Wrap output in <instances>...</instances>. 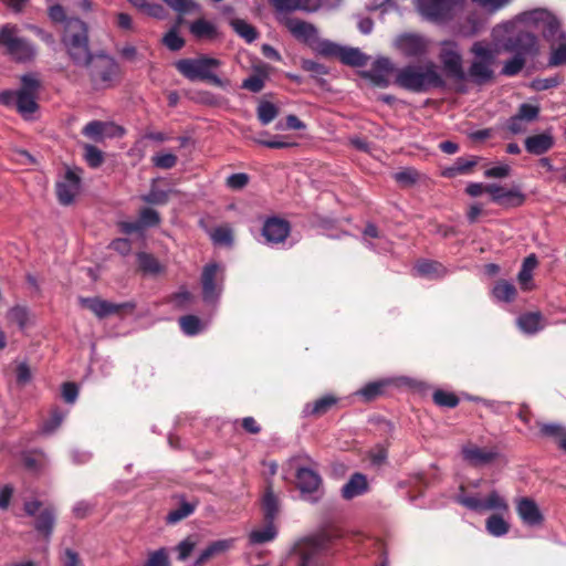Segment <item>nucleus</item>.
<instances>
[{
  "instance_id": "35",
  "label": "nucleus",
  "mask_w": 566,
  "mask_h": 566,
  "mask_svg": "<svg viewBox=\"0 0 566 566\" xmlns=\"http://www.w3.org/2000/svg\"><path fill=\"white\" fill-rule=\"evenodd\" d=\"M262 507L266 521H271L279 512V500L274 494L271 485L268 486L265 494L262 500Z\"/></svg>"
},
{
  "instance_id": "63",
  "label": "nucleus",
  "mask_w": 566,
  "mask_h": 566,
  "mask_svg": "<svg viewBox=\"0 0 566 566\" xmlns=\"http://www.w3.org/2000/svg\"><path fill=\"white\" fill-rule=\"evenodd\" d=\"M418 177V172L413 169H405L397 174H395L396 181L403 184V185H411L416 182Z\"/></svg>"
},
{
  "instance_id": "27",
  "label": "nucleus",
  "mask_w": 566,
  "mask_h": 566,
  "mask_svg": "<svg viewBox=\"0 0 566 566\" xmlns=\"http://www.w3.org/2000/svg\"><path fill=\"white\" fill-rule=\"evenodd\" d=\"M113 130H118L122 134V129L119 127L93 120L83 128V134L94 140H102L105 135H113Z\"/></svg>"
},
{
  "instance_id": "58",
  "label": "nucleus",
  "mask_w": 566,
  "mask_h": 566,
  "mask_svg": "<svg viewBox=\"0 0 566 566\" xmlns=\"http://www.w3.org/2000/svg\"><path fill=\"white\" fill-rule=\"evenodd\" d=\"M458 502L470 510L483 511L484 501L478 496L459 495Z\"/></svg>"
},
{
  "instance_id": "31",
  "label": "nucleus",
  "mask_w": 566,
  "mask_h": 566,
  "mask_svg": "<svg viewBox=\"0 0 566 566\" xmlns=\"http://www.w3.org/2000/svg\"><path fill=\"white\" fill-rule=\"evenodd\" d=\"M276 536V528L271 521L260 528L250 532L249 541L251 544H264L272 541Z\"/></svg>"
},
{
  "instance_id": "10",
  "label": "nucleus",
  "mask_w": 566,
  "mask_h": 566,
  "mask_svg": "<svg viewBox=\"0 0 566 566\" xmlns=\"http://www.w3.org/2000/svg\"><path fill=\"white\" fill-rule=\"evenodd\" d=\"M90 76L95 86H108L117 76L118 69L115 61L107 55H95L87 65Z\"/></svg>"
},
{
  "instance_id": "30",
  "label": "nucleus",
  "mask_w": 566,
  "mask_h": 566,
  "mask_svg": "<svg viewBox=\"0 0 566 566\" xmlns=\"http://www.w3.org/2000/svg\"><path fill=\"white\" fill-rule=\"evenodd\" d=\"M416 272L424 277L438 279L446 274V269L442 264L436 261L421 260L415 265Z\"/></svg>"
},
{
  "instance_id": "18",
  "label": "nucleus",
  "mask_w": 566,
  "mask_h": 566,
  "mask_svg": "<svg viewBox=\"0 0 566 566\" xmlns=\"http://www.w3.org/2000/svg\"><path fill=\"white\" fill-rule=\"evenodd\" d=\"M322 483L319 474L313 469L298 468L296 471V486L303 494L315 493Z\"/></svg>"
},
{
  "instance_id": "22",
  "label": "nucleus",
  "mask_w": 566,
  "mask_h": 566,
  "mask_svg": "<svg viewBox=\"0 0 566 566\" xmlns=\"http://www.w3.org/2000/svg\"><path fill=\"white\" fill-rule=\"evenodd\" d=\"M554 145V138L549 132L530 136L525 139V148L533 155H542Z\"/></svg>"
},
{
  "instance_id": "3",
  "label": "nucleus",
  "mask_w": 566,
  "mask_h": 566,
  "mask_svg": "<svg viewBox=\"0 0 566 566\" xmlns=\"http://www.w3.org/2000/svg\"><path fill=\"white\" fill-rule=\"evenodd\" d=\"M396 83L407 90L421 92L442 84L437 66L431 63L409 65L397 72Z\"/></svg>"
},
{
  "instance_id": "61",
  "label": "nucleus",
  "mask_w": 566,
  "mask_h": 566,
  "mask_svg": "<svg viewBox=\"0 0 566 566\" xmlns=\"http://www.w3.org/2000/svg\"><path fill=\"white\" fill-rule=\"evenodd\" d=\"M249 177L245 174H233L227 178V186L231 189H242L248 185Z\"/></svg>"
},
{
  "instance_id": "1",
  "label": "nucleus",
  "mask_w": 566,
  "mask_h": 566,
  "mask_svg": "<svg viewBox=\"0 0 566 566\" xmlns=\"http://www.w3.org/2000/svg\"><path fill=\"white\" fill-rule=\"evenodd\" d=\"M493 38L505 51L533 57L539 53L538 38L526 27L516 23V17L493 29Z\"/></svg>"
},
{
  "instance_id": "25",
  "label": "nucleus",
  "mask_w": 566,
  "mask_h": 566,
  "mask_svg": "<svg viewBox=\"0 0 566 566\" xmlns=\"http://www.w3.org/2000/svg\"><path fill=\"white\" fill-rule=\"evenodd\" d=\"M285 25L287 30L300 40L310 41L315 36V28L300 19H287Z\"/></svg>"
},
{
  "instance_id": "13",
  "label": "nucleus",
  "mask_w": 566,
  "mask_h": 566,
  "mask_svg": "<svg viewBox=\"0 0 566 566\" xmlns=\"http://www.w3.org/2000/svg\"><path fill=\"white\" fill-rule=\"evenodd\" d=\"M486 193L491 196L492 201L504 207H518L524 202V195L518 190L495 184L488 185Z\"/></svg>"
},
{
  "instance_id": "39",
  "label": "nucleus",
  "mask_w": 566,
  "mask_h": 566,
  "mask_svg": "<svg viewBox=\"0 0 566 566\" xmlns=\"http://www.w3.org/2000/svg\"><path fill=\"white\" fill-rule=\"evenodd\" d=\"M233 30L248 42H253L256 39V30L242 19H232L230 21Z\"/></svg>"
},
{
  "instance_id": "36",
  "label": "nucleus",
  "mask_w": 566,
  "mask_h": 566,
  "mask_svg": "<svg viewBox=\"0 0 566 566\" xmlns=\"http://www.w3.org/2000/svg\"><path fill=\"white\" fill-rule=\"evenodd\" d=\"M137 259L139 269L147 274L156 275L164 271V266L151 254L138 253Z\"/></svg>"
},
{
  "instance_id": "57",
  "label": "nucleus",
  "mask_w": 566,
  "mask_h": 566,
  "mask_svg": "<svg viewBox=\"0 0 566 566\" xmlns=\"http://www.w3.org/2000/svg\"><path fill=\"white\" fill-rule=\"evenodd\" d=\"M15 373H17V382L20 386H25L32 379V373L27 363L18 364Z\"/></svg>"
},
{
  "instance_id": "19",
  "label": "nucleus",
  "mask_w": 566,
  "mask_h": 566,
  "mask_svg": "<svg viewBox=\"0 0 566 566\" xmlns=\"http://www.w3.org/2000/svg\"><path fill=\"white\" fill-rule=\"evenodd\" d=\"M262 233L268 242H283L290 233V224L282 219L272 218L264 223Z\"/></svg>"
},
{
  "instance_id": "14",
  "label": "nucleus",
  "mask_w": 566,
  "mask_h": 566,
  "mask_svg": "<svg viewBox=\"0 0 566 566\" xmlns=\"http://www.w3.org/2000/svg\"><path fill=\"white\" fill-rule=\"evenodd\" d=\"M80 193V177L73 170H67L62 181L56 185V195L62 205H70Z\"/></svg>"
},
{
  "instance_id": "41",
  "label": "nucleus",
  "mask_w": 566,
  "mask_h": 566,
  "mask_svg": "<svg viewBox=\"0 0 566 566\" xmlns=\"http://www.w3.org/2000/svg\"><path fill=\"white\" fill-rule=\"evenodd\" d=\"M476 164L475 159L458 158L457 161L443 171L446 177H454L469 172Z\"/></svg>"
},
{
  "instance_id": "55",
  "label": "nucleus",
  "mask_w": 566,
  "mask_h": 566,
  "mask_svg": "<svg viewBox=\"0 0 566 566\" xmlns=\"http://www.w3.org/2000/svg\"><path fill=\"white\" fill-rule=\"evenodd\" d=\"M211 238L216 243L230 244L232 242V231L228 227H220L213 230Z\"/></svg>"
},
{
  "instance_id": "48",
  "label": "nucleus",
  "mask_w": 566,
  "mask_h": 566,
  "mask_svg": "<svg viewBox=\"0 0 566 566\" xmlns=\"http://www.w3.org/2000/svg\"><path fill=\"white\" fill-rule=\"evenodd\" d=\"M153 164L161 169H170L177 164V156L171 153H160L151 158Z\"/></svg>"
},
{
  "instance_id": "8",
  "label": "nucleus",
  "mask_w": 566,
  "mask_h": 566,
  "mask_svg": "<svg viewBox=\"0 0 566 566\" xmlns=\"http://www.w3.org/2000/svg\"><path fill=\"white\" fill-rule=\"evenodd\" d=\"M0 46L18 62L29 61L35 54L34 48L19 35L18 27L12 24H6L0 29Z\"/></svg>"
},
{
  "instance_id": "33",
  "label": "nucleus",
  "mask_w": 566,
  "mask_h": 566,
  "mask_svg": "<svg viewBox=\"0 0 566 566\" xmlns=\"http://www.w3.org/2000/svg\"><path fill=\"white\" fill-rule=\"evenodd\" d=\"M517 324L523 332L534 334L543 328V317L538 312L526 313L518 317Z\"/></svg>"
},
{
  "instance_id": "11",
  "label": "nucleus",
  "mask_w": 566,
  "mask_h": 566,
  "mask_svg": "<svg viewBox=\"0 0 566 566\" xmlns=\"http://www.w3.org/2000/svg\"><path fill=\"white\" fill-rule=\"evenodd\" d=\"M440 60L449 76L460 81L465 78L462 55L455 42L444 41L441 43Z\"/></svg>"
},
{
  "instance_id": "2",
  "label": "nucleus",
  "mask_w": 566,
  "mask_h": 566,
  "mask_svg": "<svg viewBox=\"0 0 566 566\" xmlns=\"http://www.w3.org/2000/svg\"><path fill=\"white\" fill-rule=\"evenodd\" d=\"M40 86V81L35 75H23L21 87L17 92L3 91L0 93V104L14 106L21 115L29 116L38 108L36 98Z\"/></svg>"
},
{
  "instance_id": "56",
  "label": "nucleus",
  "mask_w": 566,
  "mask_h": 566,
  "mask_svg": "<svg viewBox=\"0 0 566 566\" xmlns=\"http://www.w3.org/2000/svg\"><path fill=\"white\" fill-rule=\"evenodd\" d=\"M192 511H193V506L191 504L184 503L179 509L171 511L168 514L167 520L170 523H176V522L187 517L188 515H190L192 513Z\"/></svg>"
},
{
  "instance_id": "23",
  "label": "nucleus",
  "mask_w": 566,
  "mask_h": 566,
  "mask_svg": "<svg viewBox=\"0 0 566 566\" xmlns=\"http://www.w3.org/2000/svg\"><path fill=\"white\" fill-rule=\"evenodd\" d=\"M537 266V259L534 254L528 255L522 264L518 272L517 280L523 291H531L534 289L533 271Z\"/></svg>"
},
{
  "instance_id": "21",
  "label": "nucleus",
  "mask_w": 566,
  "mask_h": 566,
  "mask_svg": "<svg viewBox=\"0 0 566 566\" xmlns=\"http://www.w3.org/2000/svg\"><path fill=\"white\" fill-rule=\"evenodd\" d=\"M338 402V398L334 395L323 396L312 402L305 405L303 412L307 417L319 418L333 409Z\"/></svg>"
},
{
  "instance_id": "38",
  "label": "nucleus",
  "mask_w": 566,
  "mask_h": 566,
  "mask_svg": "<svg viewBox=\"0 0 566 566\" xmlns=\"http://www.w3.org/2000/svg\"><path fill=\"white\" fill-rule=\"evenodd\" d=\"M486 530L493 536H503L509 532L507 522L500 515L493 514L486 520Z\"/></svg>"
},
{
  "instance_id": "46",
  "label": "nucleus",
  "mask_w": 566,
  "mask_h": 566,
  "mask_svg": "<svg viewBox=\"0 0 566 566\" xmlns=\"http://www.w3.org/2000/svg\"><path fill=\"white\" fill-rule=\"evenodd\" d=\"M485 510L507 512L509 505L497 492L493 491L488 495V497L483 502V511Z\"/></svg>"
},
{
  "instance_id": "26",
  "label": "nucleus",
  "mask_w": 566,
  "mask_h": 566,
  "mask_svg": "<svg viewBox=\"0 0 566 566\" xmlns=\"http://www.w3.org/2000/svg\"><path fill=\"white\" fill-rule=\"evenodd\" d=\"M368 489L366 476L356 473L350 480L343 486L342 494L345 499L349 500L365 493Z\"/></svg>"
},
{
  "instance_id": "43",
  "label": "nucleus",
  "mask_w": 566,
  "mask_h": 566,
  "mask_svg": "<svg viewBox=\"0 0 566 566\" xmlns=\"http://www.w3.org/2000/svg\"><path fill=\"white\" fill-rule=\"evenodd\" d=\"M54 524V514L50 509L43 510L36 518L35 528L43 533L45 536H49L52 533Z\"/></svg>"
},
{
  "instance_id": "64",
  "label": "nucleus",
  "mask_w": 566,
  "mask_h": 566,
  "mask_svg": "<svg viewBox=\"0 0 566 566\" xmlns=\"http://www.w3.org/2000/svg\"><path fill=\"white\" fill-rule=\"evenodd\" d=\"M566 63V42L554 49L549 59L551 65H559Z\"/></svg>"
},
{
  "instance_id": "37",
  "label": "nucleus",
  "mask_w": 566,
  "mask_h": 566,
  "mask_svg": "<svg viewBox=\"0 0 566 566\" xmlns=\"http://www.w3.org/2000/svg\"><path fill=\"white\" fill-rule=\"evenodd\" d=\"M277 11L313 10L310 0H271Z\"/></svg>"
},
{
  "instance_id": "5",
  "label": "nucleus",
  "mask_w": 566,
  "mask_h": 566,
  "mask_svg": "<svg viewBox=\"0 0 566 566\" xmlns=\"http://www.w3.org/2000/svg\"><path fill=\"white\" fill-rule=\"evenodd\" d=\"M64 43L75 63L87 66L91 60L94 59L87 45V29L82 21L74 19L67 22Z\"/></svg>"
},
{
  "instance_id": "44",
  "label": "nucleus",
  "mask_w": 566,
  "mask_h": 566,
  "mask_svg": "<svg viewBox=\"0 0 566 566\" xmlns=\"http://www.w3.org/2000/svg\"><path fill=\"white\" fill-rule=\"evenodd\" d=\"M526 59L527 57H525L523 55L514 53V56L504 63L503 69H502V74H504L506 76L516 75L525 66Z\"/></svg>"
},
{
  "instance_id": "29",
  "label": "nucleus",
  "mask_w": 566,
  "mask_h": 566,
  "mask_svg": "<svg viewBox=\"0 0 566 566\" xmlns=\"http://www.w3.org/2000/svg\"><path fill=\"white\" fill-rule=\"evenodd\" d=\"M137 8L146 7L147 0H128ZM167 6L179 14H186L198 9V4L192 0H163Z\"/></svg>"
},
{
  "instance_id": "62",
  "label": "nucleus",
  "mask_w": 566,
  "mask_h": 566,
  "mask_svg": "<svg viewBox=\"0 0 566 566\" xmlns=\"http://www.w3.org/2000/svg\"><path fill=\"white\" fill-rule=\"evenodd\" d=\"M159 222V214L156 210L146 208L140 212V224L143 226H155Z\"/></svg>"
},
{
  "instance_id": "24",
  "label": "nucleus",
  "mask_w": 566,
  "mask_h": 566,
  "mask_svg": "<svg viewBox=\"0 0 566 566\" xmlns=\"http://www.w3.org/2000/svg\"><path fill=\"white\" fill-rule=\"evenodd\" d=\"M517 513L524 523L538 524L542 520L537 505L530 499H522L517 504Z\"/></svg>"
},
{
  "instance_id": "4",
  "label": "nucleus",
  "mask_w": 566,
  "mask_h": 566,
  "mask_svg": "<svg viewBox=\"0 0 566 566\" xmlns=\"http://www.w3.org/2000/svg\"><path fill=\"white\" fill-rule=\"evenodd\" d=\"M516 23L528 28L532 32L539 31L548 41H557L563 36L558 18L546 9H533L516 15Z\"/></svg>"
},
{
  "instance_id": "15",
  "label": "nucleus",
  "mask_w": 566,
  "mask_h": 566,
  "mask_svg": "<svg viewBox=\"0 0 566 566\" xmlns=\"http://www.w3.org/2000/svg\"><path fill=\"white\" fill-rule=\"evenodd\" d=\"M219 272L220 269L217 264H208L202 271V293L206 301H214L220 295Z\"/></svg>"
},
{
  "instance_id": "60",
  "label": "nucleus",
  "mask_w": 566,
  "mask_h": 566,
  "mask_svg": "<svg viewBox=\"0 0 566 566\" xmlns=\"http://www.w3.org/2000/svg\"><path fill=\"white\" fill-rule=\"evenodd\" d=\"M196 545H197L196 541L192 539L191 537H188V538L184 539L182 542H180L177 546L179 559H181V560L186 559L191 554V552L195 549Z\"/></svg>"
},
{
  "instance_id": "34",
  "label": "nucleus",
  "mask_w": 566,
  "mask_h": 566,
  "mask_svg": "<svg viewBox=\"0 0 566 566\" xmlns=\"http://www.w3.org/2000/svg\"><path fill=\"white\" fill-rule=\"evenodd\" d=\"M7 318L17 324L20 329H24L31 322V313L28 307L15 305L8 311Z\"/></svg>"
},
{
  "instance_id": "59",
  "label": "nucleus",
  "mask_w": 566,
  "mask_h": 566,
  "mask_svg": "<svg viewBox=\"0 0 566 566\" xmlns=\"http://www.w3.org/2000/svg\"><path fill=\"white\" fill-rule=\"evenodd\" d=\"M164 43L167 48H169L172 51H177L181 49L185 44V41L182 38H180L175 30H171L168 32L164 38Z\"/></svg>"
},
{
  "instance_id": "42",
  "label": "nucleus",
  "mask_w": 566,
  "mask_h": 566,
  "mask_svg": "<svg viewBox=\"0 0 566 566\" xmlns=\"http://www.w3.org/2000/svg\"><path fill=\"white\" fill-rule=\"evenodd\" d=\"M182 332L187 335H196L205 327L201 319L195 315H186L179 318Z\"/></svg>"
},
{
  "instance_id": "28",
  "label": "nucleus",
  "mask_w": 566,
  "mask_h": 566,
  "mask_svg": "<svg viewBox=\"0 0 566 566\" xmlns=\"http://www.w3.org/2000/svg\"><path fill=\"white\" fill-rule=\"evenodd\" d=\"M492 295L499 302L511 303L515 300L517 291L511 282L499 280L492 289Z\"/></svg>"
},
{
  "instance_id": "45",
  "label": "nucleus",
  "mask_w": 566,
  "mask_h": 566,
  "mask_svg": "<svg viewBox=\"0 0 566 566\" xmlns=\"http://www.w3.org/2000/svg\"><path fill=\"white\" fill-rule=\"evenodd\" d=\"M340 60L349 65H363L365 63V56L357 49H340L338 54Z\"/></svg>"
},
{
  "instance_id": "51",
  "label": "nucleus",
  "mask_w": 566,
  "mask_h": 566,
  "mask_svg": "<svg viewBox=\"0 0 566 566\" xmlns=\"http://www.w3.org/2000/svg\"><path fill=\"white\" fill-rule=\"evenodd\" d=\"M84 157L88 165L93 168L101 166L103 163L102 151L92 145L84 146Z\"/></svg>"
},
{
  "instance_id": "49",
  "label": "nucleus",
  "mask_w": 566,
  "mask_h": 566,
  "mask_svg": "<svg viewBox=\"0 0 566 566\" xmlns=\"http://www.w3.org/2000/svg\"><path fill=\"white\" fill-rule=\"evenodd\" d=\"M64 419V413L57 409H54L51 413V416L49 417V419H46L43 424H42V431L45 432V433H52L54 430H56L62 421Z\"/></svg>"
},
{
  "instance_id": "17",
  "label": "nucleus",
  "mask_w": 566,
  "mask_h": 566,
  "mask_svg": "<svg viewBox=\"0 0 566 566\" xmlns=\"http://www.w3.org/2000/svg\"><path fill=\"white\" fill-rule=\"evenodd\" d=\"M465 461L473 465H482L494 461L499 453L494 449L480 448L473 443H468L462 449Z\"/></svg>"
},
{
  "instance_id": "32",
  "label": "nucleus",
  "mask_w": 566,
  "mask_h": 566,
  "mask_svg": "<svg viewBox=\"0 0 566 566\" xmlns=\"http://www.w3.org/2000/svg\"><path fill=\"white\" fill-rule=\"evenodd\" d=\"M190 32L197 39H213L218 34L216 25L206 19H198L191 23Z\"/></svg>"
},
{
  "instance_id": "47",
  "label": "nucleus",
  "mask_w": 566,
  "mask_h": 566,
  "mask_svg": "<svg viewBox=\"0 0 566 566\" xmlns=\"http://www.w3.org/2000/svg\"><path fill=\"white\" fill-rule=\"evenodd\" d=\"M432 398L441 407L454 408L459 403V398L454 394L443 390L434 391Z\"/></svg>"
},
{
  "instance_id": "52",
  "label": "nucleus",
  "mask_w": 566,
  "mask_h": 566,
  "mask_svg": "<svg viewBox=\"0 0 566 566\" xmlns=\"http://www.w3.org/2000/svg\"><path fill=\"white\" fill-rule=\"evenodd\" d=\"M539 113V107L532 104H522L518 108L516 116L523 122H532L536 119Z\"/></svg>"
},
{
  "instance_id": "20",
  "label": "nucleus",
  "mask_w": 566,
  "mask_h": 566,
  "mask_svg": "<svg viewBox=\"0 0 566 566\" xmlns=\"http://www.w3.org/2000/svg\"><path fill=\"white\" fill-rule=\"evenodd\" d=\"M234 539H219L208 545L206 549L201 552L193 566H203L210 559L227 553L232 548Z\"/></svg>"
},
{
  "instance_id": "9",
  "label": "nucleus",
  "mask_w": 566,
  "mask_h": 566,
  "mask_svg": "<svg viewBox=\"0 0 566 566\" xmlns=\"http://www.w3.org/2000/svg\"><path fill=\"white\" fill-rule=\"evenodd\" d=\"M465 0H417L419 11L434 21H447L462 9Z\"/></svg>"
},
{
  "instance_id": "50",
  "label": "nucleus",
  "mask_w": 566,
  "mask_h": 566,
  "mask_svg": "<svg viewBox=\"0 0 566 566\" xmlns=\"http://www.w3.org/2000/svg\"><path fill=\"white\" fill-rule=\"evenodd\" d=\"M564 431H565V428L559 424H555V423H541L539 424L541 434L545 436V437L553 438L557 444H558Z\"/></svg>"
},
{
  "instance_id": "54",
  "label": "nucleus",
  "mask_w": 566,
  "mask_h": 566,
  "mask_svg": "<svg viewBox=\"0 0 566 566\" xmlns=\"http://www.w3.org/2000/svg\"><path fill=\"white\" fill-rule=\"evenodd\" d=\"M146 566H170L166 549L160 548L150 553Z\"/></svg>"
},
{
  "instance_id": "12",
  "label": "nucleus",
  "mask_w": 566,
  "mask_h": 566,
  "mask_svg": "<svg viewBox=\"0 0 566 566\" xmlns=\"http://www.w3.org/2000/svg\"><path fill=\"white\" fill-rule=\"evenodd\" d=\"M78 302L98 318L117 315L125 310L130 312L134 310V305L130 303L116 304L99 297H80Z\"/></svg>"
},
{
  "instance_id": "40",
  "label": "nucleus",
  "mask_w": 566,
  "mask_h": 566,
  "mask_svg": "<svg viewBox=\"0 0 566 566\" xmlns=\"http://www.w3.org/2000/svg\"><path fill=\"white\" fill-rule=\"evenodd\" d=\"M279 114V108L268 101H262L258 105L256 115L263 125L270 124Z\"/></svg>"
},
{
  "instance_id": "7",
  "label": "nucleus",
  "mask_w": 566,
  "mask_h": 566,
  "mask_svg": "<svg viewBox=\"0 0 566 566\" xmlns=\"http://www.w3.org/2000/svg\"><path fill=\"white\" fill-rule=\"evenodd\" d=\"M471 52L474 54V60L469 69V76L476 84L490 82L494 75L492 64L495 61L496 52L484 42H475Z\"/></svg>"
},
{
  "instance_id": "53",
  "label": "nucleus",
  "mask_w": 566,
  "mask_h": 566,
  "mask_svg": "<svg viewBox=\"0 0 566 566\" xmlns=\"http://www.w3.org/2000/svg\"><path fill=\"white\" fill-rule=\"evenodd\" d=\"M265 75L258 73L243 81L242 87L251 92H260L264 86Z\"/></svg>"
},
{
  "instance_id": "6",
  "label": "nucleus",
  "mask_w": 566,
  "mask_h": 566,
  "mask_svg": "<svg viewBox=\"0 0 566 566\" xmlns=\"http://www.w3.org/2000/svg\"><path fill=\"white\" fill-rule=\"evenodd\" d=\"M221 65L218 59L199 56L196 59H184L176 62V69L188 80H207L217 86H224L226 82L213 74V71Z\"/></svg>"
},
{
  "instance_id": "16",
  "label": "nucleus",
  "mask_w": 566,
  "mask_h": 566,
  "mask_svg": "<svg viewBox=\"0 0 566 566\" xmlns=\"http://www.w3.org/2000/svg\"><path fill=\"white\" fill-rule=\"evenodd\" d=\"M395 45L406 56L422 55L427 51V41L417 34H402L396 39Z\"/></svg>"
}]
</instances>
